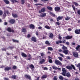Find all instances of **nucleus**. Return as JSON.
Masks as SVG:
<instances>
[{
    "label": "nucleus",
    "mask_w": 80,
    "mask_h": 80,
    "mask_svg": "<svg viewBox=\"0 0 80 80\" xmlns=\"http://www.w3.org/2000/svg\"><path fill=\"white\" fill-rule=\"evenodd\" d=\"M68 50H64L63 51V52L64 53H65V54H68Z\"/></svg>",
    "instance_id": "22"
},
{
    "label": "nucleus",
    "mask_w": 80,
    "mask_h": 80,
    "mask_svg": "<svg viewBox=\"0 0 80 80\" xmlns=\"http://www.w3.org/2000/svg\"><path fill=\"white\" fill-rule=\"evenodd\" d=\"M31 40L34 42H37V39L35 37H32L31 38Z\"/></svg>",
    "instance_id": "12"
},
{
    "label": "nucleus",
    "mask_w": 80,
    "mask_h": 80,
    "mask_svg": "<svg viewBox=\"0 0 80 80\" xmlns=\"http://www.w3.org/2000/svg\"><path fill=\"white\" fill-rule=\"evenodd\" d=\"M47 8L50 10L51 11H52V7H50L49 6H48L47 7Z\"/></svg>",
    "instance_id": "25"
},
{
    "label": "nucleus",
    "mask_w": 80,
    "mask_h": 80,
    "mask_svg": "<svg viewBox=\"0 0 80 80\" xmlns=\"http://www.w3.org/2000/svg\"><path fill=\"white\" fill-rule=\"evenodd\" d=\"M7 30L8 31V32H14V30L11 29L10 28H8Z\"/></svg>",
    "instance_id": "8"
},
{
    "label": "nucleus",
    "mask_w": 80,
    "mask_h": 80,
    "mask_svg": "<svg viewBox=\"0 0 80 80\" xmlns=\"http://www.w3.org/2000/svg\"><path fill=\"white\" fill-rule=\"evenodd\" d=\"M21 55L22 57H27V54H25V53L22 52Z\"/></svg>",
    "instance_id": "19"
},
{
    "label": "nucleus",
    "mask_w": 80,
    "mask_h": 80,
    "mask_svg": "<svg viewBox=\"0 0 80 80\" xmlns=\"http://www.w3.org/2000/svg\"><path fill=\"white\" fill-rule=\"evenodd\" d=\"M36 35H38V32H36Z\"/></svg>",
    "instance_id": "61"
},
{
    "label": "nucleus",
    "mask_w": 80,
    "mask_h": 80,
    "mask_svg": "<svg viewBox=\"0 0 80 80\" xmlns=\"http://www.w3.org/2000/svg\"><path fill=\"white\" fill-rule=\"evenodd\" d=\"M47 77V75H43L42 77H41V79H43V78H46Z\"/></svg>",
    "instance_id": "26"
},
{
    "label": "nucleus",
    "mask_w": 80,
    "mask_h": 80,
    "mask_svg": "<svg viewBox=\"0 0 80 80\" xmlns=\"http://www.w3.org/2000/svg\"><path fill=\"white\" fill-rule=\"evenodd\" d=\"M75 33L76 34H80V30L76 29L75 30Z\"/></svg>",
    "instance_id": "7"
},
{
    "label": "nucleus",
    "mask_w": 80,
    "mask_h": 80,
    "mask_svg": "<svg viewBox=\"0 0 80 80\" xmlns=\"http://www.w3.org/2000/svg\"><path fill=\"white\" fill-rule=\"evenodd\" d=\"M67 58L68 59H70V57L69 56L67 57Z\"/></svg>",
    "instance_id": "63"
},
{
    "label": "nucleus",
    "mask_w": 80,
    "mask_h": 80,
    "mask_svg": "<svg viewBox=\"0 0 80 80\" xmlns=\"http://www.w3.org/2000/svg\"><path fill=\"white\" fill-rule=\"evenodd\" d=\"M59 78L60 80H63V77L62 76H60Z\"/></svg>",
    "instance_id": "32"
},
{
    "label": "nucleus",
    "mask_w": 80,
    "mask_h": 80,
    "mask_svg": "<svg viewBox=\"0 0 80 80\" xmlns=\"http://www.w3.org/2000/svg\"><path fill=\"white\" fill-rule=\"evenodd\" d=\"M29 67L31 68V69H33L34 68V66L33 64H31L29 65Z\"/></svg>",
    "instance_id": "21"
},
{
    "label": "nucleus",
    "mask_w": 80,
    "mask_h": 80,
    "mask_svg": "<svg viewBox=\"0 0 80 80\" xmlns=\"http://www.w3.org/2000/svg\"><path fill=\"white\" fill-rule=\"evenodd\" d=\"M48 62L50 63H53V61H52V60L49 59Z\"/></svg>",
    "instance_id": "38"
},
{
    "label": "nucleus",
    "mask_w": 80,
    "mask_h": 80,
    "mask_svg": "<svg viewBox=\"0 0 80 80\" xmlns=\"http://www.w3.org/2000/svg\"><path fill=\"white\" fill-rule=\"evenodd\" d=\"M73 3L75 5V6H78V4L75 2H73Z\"/></svg>",
    "instance_id": "41"
},
{
    "label": "nucleus",
    "mask_w": 80,
    "mask_h": 80,
    "mask_svg": "<svg viewBox=\"0 0 80 80\" xmlns=\"http://www.w3.org/2000/svg\"><path fill=\"white\" fill-rule=\"evenodd\" d=\"M12 2V3H14V2H18V1L16 0H11Z\"/></svg>",
    "instance_id": "42"
},
{
    "label": "nucleus",
    "mask_w": 80,
    "mask_h": 80,
    "mask_svg": "<svg viewBox=\"0 0 80 80\" xmlns=\"http://www.w3.org/2000/svg\"><path fill=\"white\" fill-rule=\"evenodd\" d=\"M45 43L47 45H50V43H49V42H48V41H46Z\"/></svg>",
    "instance_id": "43"
},
{
    "label": "nucleus",
    "mask_w": 80,
    "mask_h": 80,
    "mask_svg": "<svg viewBox=\"0 0 80 80\" xmlns=\"http://www.w3.org/2000/svg\"><path fill=\"white\" fill-rule=\"evenodd\" d=\"M50 20L51 22H53V19L52 18H51L50 19Z\"/></svg>",
    "instance_id": "57"
},
{
    "label": "nucleus",
    "mask_w": 80,
    "mask_h": 80,
    "mask_svg": "<svg viewBox=\"0 0 80 80\" xmlns=\"http://www.w3.org/2000/svg\"><path fill=\"white\" fill-rule=\"evenodd\" d=\"M42 27H39L38 28V29H39V30H40V29H42Z\"/></svg>",
    "instance_id": "62"
},
{
    "label": "nucleus",
    "mask_w": 80,
    "mask_h": 80,
    "mask_svg": "<svg viewBox=\"0 0 80 80\" xmlns=\"http://www.w3.org/2000/svg\"><path fill=\"white\" fill-rule=\"evenodd\" d=\"M4 1L6 4H8L9 3V1L7 0H4Z\"/></svg>",
    "instance_id": "33"
},
{
    "label": "nucleus",
    "mask_w": 80,
    "mask_h": 80,
    "mask_svg": "<svg viewBox=\"0 0 80 80\" xmlns=\"http://www.w3.org/2000/svg\"><path fill=\"white\" fill-rule=\"evenodd\" d=\"M66 68L68 70H72V68L74 69V70H75V68L73 64H71V66L69 65L67 66Z\"/></svg>",
    "instance_id": "1"
},
{
    "label": "nucleus",
    "mask_w": 80,
    "mask_h": 80,
    "mask_svg": "<svg viewBox=\"0 0 80 80\" xmlns=\"http://www.w3.org/2000/svg\"><path fill=\"white\" fill-rule=\"evenodd\" d=\"M43 69L44 70H48V68H47V67H45L43 68Z\"/></svg>",
    "instance_id": "55"
},
{
    "label": "nucleus",
    "mask_w": 80,
    "mask_h": 80,
    "mask_svg": "<svg viewBox=\"0 0 80 80\" xmlns=\"http://www.w3.org/2000/svg\"><path fill=\"white\" fill-rule=\"evenodd\" d=\"M15 21L14 19H12L9 21V22L11 23H14Z\"/></svg>",
    "instance_id": "15"
},
{
    "label": "nucleus",
    "mask_w": 80,
    "mask_h": 80,
    "mask_svg": "<svg viewBox=\"0 0 80 80\" xmlns=\"http://www.w3.org/2000/svg\"><path fill=\"white\" fill-rule=\"evenodd\" d=\"M2 14H3V12L2 11H0V15H2Z\"/></svg>",
    "instance_id": "53"
},
{
    "label": "nucleus",
    "mask_w": 80,
    "mask_h": 80,
    "mask_svg": "<svg viewBox=\"0 0 80 80\" xmlns=\"http://www.w3.org/2000/svg\"><path fill=\"white\" fill-rule=\"evenodd\" d=\"M12 68L13 69H17V67L16 66H13V67H12Z\"/></svg>",
    "instance_id": "49"
},
{
    "label": "nucleus",
    "mask_w": 80,
    "mask_h": 80,
    "mask_svg": "<svg viewBox=\"0 0 80 80\" xmlns=\"http://www.w3.org/2000/svg\"><path fill=\"white\" fill-rule=\"evenodd\" d=\"M40 17H45L46 16V13H41L40 15Z\"/></svg>",
    "instance_id": "10"
},
{
    "label": "nucleus",
    "mask_w": 80,
    "mask_h": 80,
    "mask_svg": "<svg viewBox=\"0 0 80 80\" xmlns=\"http://www.w3.org/2000/svg\"><path fill=\"white\" fill-rule=\"evenodd\" d=\"M45 62V60L43 59H41L40 61L39 62V63H41V64H42L43 63Z\"/></svg>",
    "instance_id": "13"
},
{
    "label": "nucleus",
    "mask_w": 80,
    "mask_h": 80,
    "mask_svg": "<svg viewBox=\"0 0 80 80\" xmlns=\"http://www.w3.org/2000/svg\"><path fill=\"white\" fill-rule=\"evenodd\" d=\"M73 37L72 36H67L66 37H64V38H65L66 39H67V40H69L70 39H71Z\"/></svg>",
    "instance_id": "5"
},
{
    "label": "nucleus",
    "mask_w": 80,
    "mask_h": 80,
    "mask_svg": "<svg viewBox=\"0 0 80 80\" xmlns=\"http://www.w3.org/2000/svg\"><path fill=\"white\" fill-rule=\"evenodd\" d=\"M22 32H26V29L24 28H22Z\"/></svg>",
    "instance_id": "27"
},
{
    "label": "nucleus",
    "mask_w": 80,
    "mask_h": 80,
    "mask_svg": "<svg viewBox=\"0 0 80 80\" xmlns=\"http://www.w3.org/2000/svg\"><path fill=\"white\" fill-rule=\"evenodd\" d=\"M17 78V76L15 75H13L12 76V78H13L14 79H15Z\"/></svg>",
    "instance_id": "36"
},
{
    "label": "nucleus",
    "mask_w": 80,
    "mask_h": 80,
    "mask_svg": "<svg viewBox=\"0 0 80 80\" xmlns=\"http://www.w3.org/2000/svg\"><path fill=\"white\" fill-rule=\"evenodd\" d=\"M12 41L13 42H17L18 43V41L16 40L12 39Z\"/></svg>",
    "instance_id": "39"
},
{
    "label": "nucleus",
    "mask_w": 80,
    "mask_h": 80,
    "mask_svg": "<svg viewBox=\"0 0 80 80\" xmlns=\"http://www.w3.org/2000/svg\"><path fill=\"white\" fill-rule=\"evenodd\" d=\"M59 54L60 55V56H61V57H64V56H63V55L62 54L59 53Z\"/></svg>",
    "instance_id": "50"
},
{
    "label": "nucleus",
    "mask_w": 80,
    "mask_h": 80,
    "mask_svg": "<svg viewBox=\"0 0 80 80\" xmlns=\"http://www.w3.org/2000/svg\"><path fill=\"white\" fill-rule=\"evenodd\" d=\"M73 55L74 57L75 58H78V54L77 52H73Z\"/></svg>",
    "instance_id": "4"
},
{
    "label": "nucleus",
    "mask_w": 80,
    "mask_h": 80,
    "mask_svg": "<svg viewBox=\"0 0 80 80\" xmlns=\"http://www.w3.org/2000/svg\"><path fill=\"white\" fill-rule=\"evenodd\" d=\"M69 19H70V17H67L65 18L66 20H68Z\"/></svg>",
    "instance_id": "46"
},
{
    "label": "nucleus",
    "mask_w": 80,
    "mask_h": 80,
    "mask_svg": "<svg viewBox=\"0 0 80 80\" xmlns=\"http://www.w3.org/2000/svg\"><path fill=\"white\" fill-rule=\"evenodd\" d=\"M63 18V16H59L58 17V18H57V21L58 22V21H59L58 20H60L61 19H62V18Z\"/></svg>",
    "instance_id": "14"
},
{
    "label": "nucleus",
    "mask_w": 80,
    "mask_h": 80,
    "mask_svg": "<svg viewBox=\"0 0 80 80\" xmlns=\"http://www.w3.org/2000/svg\"><path fill=\"white\" fill-rule=\"evenodd\" d=\"M66 42V40H64L63 41H62V42L63 43H65Z\"/></svg>",
    "instance_id": "60"
},
{
    "label": "nucleus",
    "mask_w": 80,
    "mask_h": 80,
    "mask_svg": "<svg viewBox=\"0 0 80 80\" xmlns=\"http://www.w3.org/2000/svg\"><path fill=\"white\" fill-rule=\"evenodd\" d=\"M66 44H67V45H69L70 44V43L68 42H66Z\"/></svg>",
    "instance_id": "56"
},
{
    "label": "nucleus",
    "mask_w": 80,
    "mask_h": 80,
    "mask_svg": "<svg viewBox=\"0 0 80 80\" xmlns=\"http://www.w3.org/2000/svg\"><path fill=\"white\" fill-rule=\"evenodd\" d=\"M56 23L58 25H60V23L59 22H56Z\"/></svg>",
    "instance_id": "58"
},
{
    "label": "nucleus",
    "mask_w": 80,
    "mask_h": 80,
    "mask_svg": "<svg viewBox=\"0 0 80 80\" xmlns=\"http://www.w3.org/2000/svg\"><path fill=\"white\" fill-rule=\"evenodd\" d=\"M60 10V8L58 7H55V10L56 12H58Z\"/></svg>",
    "instance_id": "6"
},
{
    "label": "nucleus",
    "mask_w": 80,
    "mask_h": 80,
    "mask_svg": "<svg viewBox=\"0 0 80 80\" xmlns=\"http://www.w3.org/2000/svg\"><path fill=\"white\" fill-rule=\"evenodd\" d=\"M55 63L56 64V65H62V63L57 59L55 60Z\"/></svg>",
    "instance_id": "3"
},
{
    "label": "nucleus",
    "mask_w": 80,
    "mask_h": 80,
    "mask_svg": "<svg viewBox=\"0 0 80 80\" xmlns=\"http://www.w3.org/2000/svg\"><path fill=\"white\" fill-rule=\"evenodd\" d=\"M12 17H14V18L18 17V15H17V14L12 13Z\"/></svg>",
    "instance_id": "20"
},
{
    "label": "nucleus",
    "mask_w": 80,
    "mask_h": 80,
    "mask_svg": "<svg viewBox=\"0 0 80 80\" xmlns=\"http://www.w3.org/2000/svg\"><path fill=\"white\" fill-rule=\"evenodd\" d=\"M75 80H80V79H79L78 78H75Z\"/></svg>",
    "instance_id": "64"
},
{
    "label": "nucleus",
    "mask_w": 80,
    "mask_h": 80,
    "mask_svg": "<svg viewBox=\"0 0 80 80\" xmlns=\"http://www.w3.org/2000/svg\"><path fill=\"white\" fill-rule=\"evenodd\" d=\"M40 54L42 57H43V56H44L45 55V53H41Z\"/></svg>",
    "instance_id": "47"
},
{
    "label": "nucleus",
    "mask_w": 80,
    "mask_h": 80,
    "mask_svg": "<svg viewBox=\"0 0 80 80\" xmlns=\"http://www.w3.org/2000/svg\"><path fill=\"white\" fill-rule=\"evenodd\" d=\"M76 67H78L79 68H80V63H79L78 64H76Z\"/></svg>",
    "instance_id": "37"
},
{
    "label": "nucleus",
    "mask_w": 80,
    "mask_h": 80,
    "mask_svg": "<svg viewBox=\"0 0 80 80\" xmlns=\"http://www.w3.org/2000/svg\"><path fill=\"white\" fill-rule=\"evenodd\" d=\"M12 70V68L7 67L5 68V70L6 71L8 70Z\"/></svg>",
    "instance_id": "16"
},
{
    "label": "nucleus",
    "mask_w": 80,
    "mask_h": 80,
    "mask_svg": "<svg viewBox=\"0 0 80 80\" xmlns=\"http://www.w3.org/2000/svg\"><path fill=\"white\" fill-rule=\"evenodd\" d=\"M4 80H9L8 78H4Z\"/></svg>",
    "instance_id": "59"
},
{
    "label": "nucleus",
    "mask_w": 80,
    "mask_h": 80,
    "mask_svg": "<svg viewBox=\"0 0 80 80\" xmlns=\"http://www.w3.org/2000/svg\"><path fill=\"white\" fill-rule=\"evenodd\" d=\"M29 28L31 29H34L35 28V26H34V25L31 24L29 25Z\"/></svg>",
    "instance_id": "11"
},
{
    "label": "nucleus",
    "mask_w": 80,
    "mask_h": 80,
    "mask_svg": "<svg viewBox=\"0 0 80 80\" xmlns=\"http://www.w3.org/2000/svg\"><path fill=\"white\" fill-rule=\"evenodd\" d=\"M72 7L74 12H75V6L72 5Z\"/></svg>",
    "instance_id": "48"
},
{
    "label": "nucleus",
    "mask_w": 80,
    "mask_h": 80,
    "mask_svg": "<svg viewBox=\"0 0 80 80\" xmlns=\"http://www.w3.org/2000/svg\"><path fill=\"white\" fill-rule=\"evenodd\" d=\"M59 43H62V41L61 40H59L57 41L56 42V44H58H58H59Z\"/></svg>",
    "instance_id": "17"
},
{
    "label": "nucleus",
    "mask_w": 80,
    "mask_h": 80,
    "mask_svg": "<svg viewBox=\"0 0 80 80\" xmlns=\"http://www.w3.org/2000/svg\"><path fill=\"white\" fill-rule=\"evenodd\" d=\"M45 12V8H42L41 11H39V12L40 13H41L42 12Z\"/></svg>",
    "instance_id": "9"
},
{
    "label": "nucleus",
    "mask_w": 80,
    "mask_h": 80,
    "mask_svg": "<svg viewBox=\"0 0 80 80\" xmlns=\"http://www.w3.org/2000/svg\"><path fill=\"white\" fill-rule=\"evenodd\" d=\"M52 68L53 69H54V70H57V68L55 66H52Z\"/></svg>",
    "instance_id": "29"
},
{
    "label": "nucleus",
    "mask_w": 80,
    "mask_h": 80,
    "mask_svg": "<svg viewBox=\"0 0 80 80\" xmlns=\"http://www.w3.org/2000/svg\"><path fill=\"white\" fill-rule=\"evenodd\" d=\"M45 28H47V29H50V27L47 25H46L45 26Z\"/></svg>",
    "instance_id": "35"
},
{
    "label": "nucleus",
    "mask_w": 80,
    "mask_h": 80,
    "mask_svg": "<svg viewBox=\"0 0 80 80\" xmlns=\"http://www.w3.org/2000/svg\"><path fill=\"white\" fill-rule=\"evenodd\" d=\"M22 2V4H23L24 3H25V1L24 0H21Z\"/></svg>",
    "instance_id": "51"
},
{
    "label": "nucleus",
    "mask_w": 80,
    "mask_h": 80,
    "mask_svg": "<svg viewBox=\"0 0 80 80\" xmlns=\"http://www.w3.org/2000/svg\"><path fill=\"white\" fill-rule=\"evenodd\" d=\"M50 14L51 16H52V17H55V15L54 13H53V12H50Z\"/></svg>",
    "instance_id": "28"
},
{
    "label": "nucleus",
    "mask_w": 80,
    "mask_h": 80,
    "mask_svg": "<svg viewBox=\"0 0 80 80\" xmlns=\"http://www.w3.org/2000/svg\"><path fill=\"white\" fill-rule=\"evenodd\" d=\"M62 48L63 50H66L67 49V47H65V46H63L62 47Z\"/></svg>",
    "instance_id": "34"
},
{
    "label": "nucleus",
    "mask_w": 80,
    "mask_h": 80,
    "mask_svg": "<svg viewBox=\"0 0 80 80\" xmlns=\"http://www.w3.org/2000/svg\"><path fill=\"white\" fill-rule=\"evenodd\" d=\"M29 58H28V60H31V59H32V57H29Z\"/></svg>",
    "instance_id": "52"
},
{
    "label": "nucleus",
    "mask_w": 80,
    "mask_h": 80,
    "mask_svg": "<svg viewBox=\"0 0 80 80\" xmlns=\"http://www.w3.org/2000/svg\"><path fill=\"white\" fill-rule=\"evenodd\" d=\"M62 72L61 73V74H62L63 76H66V73L67 72V71L66 70V69L65 68H62Z\"/></svg>",
    "instance_id": "2"
},
{
    "label": "nucleus",
    "mask_w": 80,
    "mask_h": 80,
    "mask_svg": "<svg viewBox=\"0 0 80 80\" xmlns=\"http://www.w3.org/2000/svg\"><path fill=\"white\" fill-rule=\"evenodd\" d=\"M58 37H59V40H62V37H61V36L60 35H59Z\"/></svg>",
    "instance_id": "54"
},
{
    "label": "nucleus",
    "mask_w": 80,
    "mask_h": 80,
    "mask_svg": "<svg viewBox=\"0 0 80 80\" xmlns=\"http://www.w3.org/2000/svg\"><path fill=\"white\" fill-rule=\"evenodd\" d=\"M6 13L8 14V11H6V12H5L3 15V17H6Z\"/></svg>",
    "instance_id": "24"
},
{
    "label": "nucleus",
    "mask_w": 80,
    "mask_h": 80,
    "mask_svg": "<svg viewBox=\"0 0 80 80\" xmlns=\"http://www.w3.org/2000/svg\"><path fill=\"white\" fill-rule=\"evenodd\" d=\"M66 76L67 77H70V76H71V75H70V72H68L66 73Z\"/></svg>",
    "instance_id": "23"
},
{
    "label": "nucleus",
    "mask_w": 80,
    "mask_h": 80,
    "mask_svg": "<svg viewBox=\"0 0 80 80\" xmlns=\"http://www.w3.org/2000/svg\"><path fill=\"white\" fill-rule=\"evenodd\" d=\"M76 49L77 51H79L80 50V45L77 46V47L76 48Z\"/></svg>",
    "instance_id": "18"
},
{
    "label": "nucleus",
    "mask_w": 80,
    "mask_h": 80,
    "mask_svg": "<svg viewBox=\"0 0 80 80\" xmlns=\"http://www.w3.org/2000/svg\"><path fill=\"white\" fill-rule=\"evenodd\" d=\"M48 50H50V51H52L53 49L52 47H48Z\"/></svg>",
    "instance_id": "31"
},
{
    "label": "nucleus",
    "mask_w": 80,
    "mask_h": 80,
    "mask_svg": "<svg viewBox=\"0 0 80 80\" xmlns=\"http://www.w3.org/2000/svg\"><path fill=\"white\" fill-rule=\"evenodd\" d=\"M58 58H59V59L60 60V61H62V58L60 57H59Z\"/></svg>",
    "instance_id": "45"
},
{
    "label": "nucleus",
    "mask_w": 80,
    "mask_h": 80,
    "mask_svg": "<svg viewBox=\"0 0 80 80\" xmlns=\"http://www.w3.org/2000/svg\"><path fill=\"white\" fill-rule=\"evenodd\" d=\"M53 34L51 33L49 35V37L50 38H52L53 37Z\"/></svg>",
    "instance_id": "44"
},
{
    "label": "nucleus",
    "mask_w": 80,
    "mask_h": 80,
    "mask_svg": "<svg viewBox=\"0 0 80 80\" xmlns=\"http://www.w3.org/2000/svg\"><path fill=\"white\" fill-rule=\"evenodd\" d=\"M54 80H58V78L57 76H54L53 78Z\"/></svg>",
    "instance_id": "40"
},
{
    "label": "nucleus",
    "mask_w": 80,
    "mask_h": 80,
    "mask_svg": "<svg viewBox=\"0 0 80 80\" xmlns=\"http://www.w3.org/2000/svg\"><path fill=\"white\" fill-rule=\"evenodd\" d=\"M25 77L26 78H31L30 76L29 75H25Z\"/></svg>",
    "instance_id": "30"
}]
</instances>
